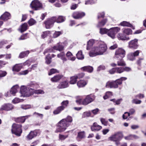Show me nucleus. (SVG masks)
Instances as JSON below:
<instances>
[{
    "mask_svg": "<svg viewBox=\"0 0 146 146\" xmlns=\"http://www.w3.org/2000/svg\"><path fill=\"white\" fill-rule=\"evenodd\" d=\"M72 121L71 117L68 116L65 118L60 120L57 124L58 127L55 131V132H61L64 131L67 127L69 126Z\"/></svg>",
    "mask_w": 146,
    "mask_h": 146,
    "instance_id": "1",
    "label": "nucleus"
},
{
    "mask_svg": "<svg viewBox=\"0 0 146 146\" xmlns=\"http://www.w3.org/2000/svg\"><path fill=\"white\" fill-rule=\"evenodd\" d=\"M107 49V46L104 43L100 44L98 46L93 47L90 52L89 55L90 57L104 54Z\"/></svg>",
    "mask_w": 146,
    "mask_h": 146,
    "instance_id": "2",
    "label": "nucleus"
},
{
    "mask_svg": "<svg viewBox=\"0 0 146 146\" xmlns=\"http://www.w3.org/2000/svg\"><path fill=\"white\" fill-rule=\"evenodd\" d=\"M95 99L94 96L91 94L87 95L83 100L80 98L77 100L76 102L77 104L86 105L94 101Z\"/></svg>",
    "mask_w": 146,
    "mask_h": 146,
    "instance_id": "3",
    "label": "nucleus"
},
{
    "mask_svg": "<svg viewBox=\"0 0 146 146\" xmlns=\"http://www.w3.org/2000/svg\"><path fill=\"white\" fill-rule=\"evenodd\" d=\"M33 91V89L24 86H21L20 90V92L23 96L27 97L32 95Z\"/></svg>",
    "mask_w": 146,
    "mask_h": 146,
    "instance_id": "4",
    "label": "nucleus"
},
{
    "mask_svg": "<svg viewBox=\"0 0 146 146\" xmlns=\"http://www.w3.org/2000/svg\"><path fill=\"white\" fill-rule=\"evenodd\" d=\"M21 127V125L13 124L12 125L11 129L12 133L18 136H20L22 133Z\"/></svg>",
    "mask_w": 146,
    "mask_h": 146,
    "instance_id": "5",
    "label": "nucleus"
},
{
    "mask_svg": "<svg viewBox=\"0 0 146 146\" xmlns=\"http://www.w3.org/2000/svg\"><path fill=\"white\" fill-rule=\"evenodd\" d=\"M123 137V135L121 133L117 132L111 136L110 137L109 139L110 140L116 142L117 145L119 144V141H120Z\"/></svg>",
    "mask_w": 146,
    "mask_h": 146,
    "instance_id": "6",
    "label": "nucleus"
},
{
    "mask_svg": "<svg viewBox=\"0 0 146 146\" xmlns=\"http://www.w3.org/2000/svg\"><path fill=\"white\" fill-rule=\"evenodd\" d=\"M120 30V28L118 27L111 28L108 29V35L112 39L115 38L116 34Z\"/></svg>",
    "mask_w": 146,
    "mask_h": 146,
    "instance_id": "7",
    "label": "nucleus"
},
{
    "mask_svg": "<svg viewBox=\"0 0 146 146\" xmlns=\"http://www.w3.org/2000/svg\"><path fill=\"white\" fill-rule=\"evenodd\" d=\"M125 54V51L123 49L119 48L117 49L115 52L114 57L118 59H122Z\"/></svg>",
    "mask_w": 146,
    "mask_h": 146,
    "instance_id": "8",
    "label": "nucleus"
},
{
    "mask_svg": "<svg viewBox=\"0 0 146 146\" xmlns=\"http://www.w3.org/2000/svg\"><path fill=\"white\" fill-rule=\"evenodd\" d=\"M30 7L32 9L37 10L42 7V5L38 0H34L31 3Z\"/></svg>",
    "mask_w": 146,
    "mask_h": 146,
    "instance_id": "9",
    "label": "nucleus"
},
{
    "mask_svg": "<svg viewBox=\"0 0 146 146\" xmlns=\"http://www.w3.org/2000/svg\"><path fill=\"white\" fill-rule=\"evenodd\" d=\"M56 18L53 17L47 20L45 22V27L46 29H49L53 25L54 23L55 22Z\"/></svg>",
    "mask_w": 146,
    "mask_h": 146,
    "instance_id": "10",
    "label": "nucleus"
},
{
    "mask_svg": "<svg viewBox=\"0 0 146 146\" xmlns=\"http://www.w3.org/2000/svg\"><path fill=\"white\" fill-rule=\"evenodd\" d=\"M127 79L126 77H122L118 79L115 81H112L113 88H117L118 87V85H121L122 83L123 80H125Z\"/></svg>",
    "mask_w": 146,
    "mask_h": 146,
    "instance_id": "11",
    "label": "nucleus"
},
{
    "mask_svg": "<svg viewBox=\"0 0 146 146\" xmlns=\"http://www.w3.org/2000/svg\"><path fill=\"white\" fill-rule=\"evenodd\" d=\"M13 106L11 104H4L1 106L0 108V113H2L3 110L8 111L13 109Z\"/></svg>",
    "mask_w": 146,
    "mask_h": 146,
    "instance_id": "12",
    "label": "nucleus"
},
{
    "mask_svg": "<svg viewBox=\"0 0 146 146\" xmlns=\"http://www.w3.org/2000/svg\"><path fill=\"white\" fill-rule=\"evenodd\" d=\"M138 40L135 39L130 41L129 43V48L133 49L137 48L138 46Z\"/></svg>",
    "mask_w": 146,
    "mask_h": 146,
    "instance_id": "13",
    "label": "nucleus"
},
{
    "mask_svg": "<svg viewBox=\"0 0 146 146\" xmlns=\"http://www.w3.org/2000/svg\"><path fill=\"white\" fill-rule=\"evenodd\" d=\"M85 15L84 12H74L72 14L73 17L75 19L81 18Z\"/></svg>",
    "mask_w": 146,
    "mask_h": 146,
    "instance_id": "14",
    "label": "nucleus"
},
{
    "mask_svg": "<svg viewBox=\"0 0 146 146\" xmlns=\"http://www.w3.org/2000/svg\"><path fill=\"white\" fill-rule=\"evenodd\" d=\"M11 15L8 12H6L0 17V19L4 21L10 19Z\"/></svg>",
    "mask_w": 146,
    "mask_h": 146,
    "instance_id": "15",
    "label": "nucleus"
},
{
    "mask_svg": "<svg viewBox=\"0 0 146 146\" xmlns=\"http://www.w3.org/2000/svg\"><path fill=\"white\" fill-rule=\"evenodd\" d=\"M38 134V132L37 131H31L27 135V138L28 139L30 140L34 137H36Z\"/></svg>",
    "mask_w": 146,
    "mask_h": 146,
    "instance_id": "16",
    "label": "nucleus"
},
{
    "mask_svg": "<svg viewBox=\"0 0 146 146\" xmlns=\"http://www.w3.org/2000/svg\"><path fill=\"white\" fill-rule=\"evenodd\" d=\"M117 36L119 40H128L129 39V37H126L124 34L121 33H118L117 34Z\"/></svg>",
    "mask_w": 146,
    "mask_h": 146,
    "instance_id": "17",
    "label": "nucleus"
},
{
    "mask_svg": "<svg viewBox=\"0 0 146 146\" xmlns=\"http://www.w3.org/2000/svg\"><path fill=\"white\" fill-rule=\"evenodd\" d=\"M87 83V81L81 80L77 82V84L79 88H82L86 85Z\"/></svg>",
    "mask_w": 146,
    "mask_h": 146,
    "instance_id": "18",
    "label": "nucleus"
},
{
    "mask_svg": "<svg viewBox=\"0 0 146 146\" xmlns=\"http://www.w3.org/2000/svg\"><path fill=\"white\" fill-rule=\"evenodd\" d=\"M102 127L98 124L96 122L94 123L93 125L91 127V129L92 131H98L102 129Z\"/></svg>",
    "mask_w": 146,
    "mask_h": 146,
    "instance_id": "19",
    "label": "nucleus"
},
{
    "mask_svg": "<svg viewBox=\"0 0 146 146\" xmlns=\"http://www.w3.org/2000/svg\"><path fill=\"white\" fill-rule=\"evenodd\" d=\"M81 69L82 71H86L89 72H92L93 71V69L92 67L88 66L82 67L81 68Z\"/></svg>",
    "mask_w": 146,
    "mask_h": 146,
    "instance_id": "20",
    "label": "nucleus"
},
{
    "mask_svg": "<svg viewBox=\"0 0 146 146\" xmlns=\"http://www.w3.org/2000/svg\"><path fill=\"white\" fill-rule=\"evenodd\" d=\"M120 25L123 27H131L133 29H135L134 27L132 26L131 24L126 21H123L121 22L120 24Z\"/></svg>",
    "mask_w": 146,
    "mask_h": 146,
    "instance_id": "21",
    "label": "nucleus"
},
{
    "mask_svg": "<svg viewBox=\"0 0 146 146\" xmlns=\"http://www.w3.org/2000/svg\"><path fill=\"white\" fill-rule=\"evenodd\" d=\"M68 86V83L67 82L65 81L62 82L58 86L57 88L59 89L65 88Z\"/></svg>",
    "mask_w": 146,
    "mask_h": 146,
    "instance_id": "22",
    "label": "nucleus"
},
{
    "mask_svg": "<svg viewBox=\"0 0 146 146\" xmlns=\"http://www.w3.org/2000/svg\"><path fill=\"white\" fill-rule=\"evenodd\" d=\"M27 24L25 23H24L21 26L20 28L19 29V30L21 33L23 32L27 29Z\"/></svg>",
    "mask_w": 146,
    "mask_h": 146,
    "instance_id": "23",
    "label": "nucleus"
},
{
    "mask_svg": "<svg viewBox=\"0 0 146 146\" xmlns=\"http://www.w3.org/2000/svg\"><path fill=\"white\" fill-rule=\"evenodd\" d=\"M19 88L18 85H16L13 86L11 89L10 91L12 95L14 96L15 94L17 92V90Z\"/></svg>",
    "mask_w": 146,
    "mask_h": 146,
    "instance_id": "24",
    "label": "nucleus"
},
{
    "mask_svg": "<svg viewBox=\"0 0 146 146\" xmlns=\"http://www.w3.org/2000/svg\"><path fill=\"white\" fill-rule=\"evenodd\" d=\"M58 44L57 45L54 46L53 47L51 48L50 49H48L46 50L44 52V53L45 54L47 52H54V50H58L57 48H58Z\"/></svg>",
    "mask_w": 146,
    "mask_h": 146,
    "instance_id": "25",
    "label": "nucleus"
},
{
    "mask_svg": "<svg viewBox=\"0 0 146 146\" xmlns=\"http://www.w3.org/2000/svg\"><path fill=\"white\" fill-rule=\"evenodd\" d=\"M66 56L68 59L72 61H74L76 59L75 57L74 56L72 53L70 51L67 52Z\"/></svg>",
    "mask_w": 146,
    "mask_h": 146,
    "instance_id": "26",
    "label": "nucleus"
},
{
    "mask_svg": "<svg viewBox=\"0 0 146 146\" xmlns=\"http://www.w3.org/2000/svg\"><path fill=\"white\" fill-rule=\"evenodd\" d=\"M22 68L21 64H16L13 68V71L18 72Z\"/></svg>",
    "mask_w": 146,
    "mask_h": 146,
    "instance_id": "27",
    "label": "nucleus"
},
{
    "mask_svg": "<svg viewBox=\"0 0 146 146\" xmlns=\"http://www.w3.org/2000/svg\"><path fill=\"white\" fill-rule=\"evenodd\" d=\"M62 76L58 75L54 76L51 79V80L53 82H56L62 78Z\"/></svg>",
    "mask_w": 146,
    "mask_h": 146,
    "instance_id": "28",
    "label": "nucleus"
},
{
    "mask_svg": "<svg viewBox=\"0 0 146 146\" xmlns=\"http://www.w3.org/2000/svg\"><path fill=\"white\" fill-rule=\"evenodd\" d=\"M64 109V107L63 106L59 107L55 110L53 111V113L55 114H57Z\"/></svg>",
    "mask_w": 146,
    "mask_h": 146,
    "instance_id": "29",
    "label": "nucleus"
},
{
    "mask_svg": "<svg viewBox=\"0 0 146 146\" xmlns=\"http://www.w3.org/2000/svg\"><path fill=\"white\" fill-rule=\"evenodd\" d=\"M51 33L49 31H45L42 32L41 36L43 38H44L47 36H50Z\"/></svg>",
    "mask_w": 146,
    "mask_h": 146,
    "instance_id": "30",
    "label": "nucleus"
},
{
    "mask_svg": "<svg viewBox=\"0 0 146 146\" xmlns=\"http://www.w3.org/2000/svg\"><path fill=\"white\" fill-rule=\"evenodd\" d=\"M132 32V30L129 28L124 29H123V33L127 35L131 34Z\"/></svg>",
    "mask_w": 146,
    "mask_h": 146,
    "instance_id": "31",
    "label": "nucleus"
},
{
    "mask_svg": "<svg viewBox=\"0 0 146 146\" xmlns=\"http://www.w3.org/2000/svg\"><path fill=\"white\" fill-rule=\"evenodd\" d=\"M126 140H130L133 139H138L139 137L136 135H130L124 137Z\"/></svg>",
    "mask_w": 146,
    "mask_h": 146,
    "instance_id": "32",
    "label": "nucleus"
},
{
    "mask_svg": "<svg viewBox=\"0 0 146 146\" xmlns=\"http://www.w3.org/2000/svg\"><path fill=\"white\" fill-rule=\"evenodd\" d=\"M94 42V40L93 39H91L88 42L87 46V49L89 50L90 49V48L92 46Z\"/></svg>",
    "mask_w": 146,
    "mask_h": 146,
    "instance_id": "33",
    "label": "nucleus"
},
{
    "mask_svg": "<svg viewBox=\"0 0 146 146\" xmlns=\"http://www.w3.org/2000/svg\"><path fill=\"white\" fill-rule=\"evenodd\" d=\"M78 79L76 75L71 77L70 78V83L71 84H75L77 81V79Z\"/></svg>",
    "mask_w": 146,
    "mask_h": 146,
    "instance_id": "34",
    "label": "nucleus"
},
{
    "mask_svg": "<svg viewBox=\"0 0 146 146\" xmlns=\"http://www.w3.org/2000/svg\"><path fill=\"white\" fill-rule=\"evenodd\" d=\"M76 56L77 58L78 59L82 60L84 58V56L82 54V52L81 51H79L77 54Z\"/></svg>",
    "mask_w": 146,
    "mask_h": 146,
    "instance_id": "35",
    "label": "nucleus"
},
{
    "mask_svg": "<svg viewBox=\"0 0 146 146\" xmlns=\"http://www.w3.org/2000/svg\"><path fill=\"white\" fill-rule=\"evenodd\" d=\"M56 18V19L55 22L57 23H60L63 22L65 19V18L64 17L61 16H59L58 18L55 17Z\"/></svg>",
    "mask_w": 146,
    "mask_h": 146,
    "instance_id": "36",
    "label": "nucleus"
},
{
    "mask_svg": "<svg viewBox=\"0 0 146 146\" xmlns=\"http://www.w3.org/2000/svg\"><path fill=\"white\" fill-rule=\"evenodd\" d=\"M29 53V51L23 52L20 54L19 57L20 58H23L27 56Z\"/></svg>",
    "mask_w": 146,
    "mask_h": 146,
    "instance_id": "37",
    "label": "nucleus"
},
{
    "mask_svg": "<svg viewBox=\"0 0 146 146\" xmlns=\"http://www.w3.org/2000/svg\"><path fill=\"white\" fill-rule=\"evenodd\" d=\"M107 22L106 19H104L102 20L100 22L98 23L97 25V27H102Z\"/></svg>",
    "mask_w": 146,
    "mask_h": 146,
    "instance_id": "38",
    "label": "nucleus"
},
{
    "mask_svg": "<svg viewBox=\"0 0 146 146\" xmlns=\"http://www.w3.org/2000/svg\"><path fill=\"white\" fill-rule=\"evenodd\" d=\"M33 91L32 92V94L34 93L37 94H43L44 93V91L43 90H35L34 89H33Z\"/></svg>",
    "mask_w": 146,
    "mask_h": 146,
    "instance_id": "39",
    "label": "nucleus"
},
{
    "mask_svg": "<svg viewBox=\"0 0 146 146\" xmlns=\"http://www.w3.org/2000/svg\"><path fill=\"white\" fill-rule=\"evenodd\" d=\"M21 108L24 110H27L31 108V106L30 105H22L21 106Z\"/></svg>",
    "mask_w": 146,
    "mask_h": 146,
    "instance_id": "40",
    "label": "nucleus"
},
{
    "mask_svg": "<svg viewBox=\"0 0 146 146\" xmlns=\"http://www.w3.org/2000/svg\"><path fill=\"white\" fill-rule=\"evenodd\" d=\"M108 29L106 28H100V33L101 34H104L108 33Z\"/></svg>",
    "mask_w": 146,
    "mask_h": 146,
    "instance_id": "41",
    "label": "nucleus"
},
{
    "mask_svg": "<svg viewBox=\"0 0 146 146\" xmlns=\"http://www.w3.org/2000/svg\"><path fill=\"white\" fill-rule=\"evenodd\" d=\"M124 68L120 67L116 68V72L118 73H121L124 71Z\"/></svg>",
    "mask_w": 146,
    "mask_h": 146,
    "instance_id": "42",
    "label": "nucleus"
},
{
    "mask_svg": "<svg viewBox=\"0 0 146 146\" xmlns=\"http://www.w3.org/2000/svg\"><path fill=\"white\" fill-rule=\"evenodd\" d=\"M25 117H21L17 118V121L18 122L23 123L25 121Z\"/></svg>",
    "mask_w": 146,
    "mask_h": 146,
    "instance_id": "43",
    "label": "nucleus"
},
{
    "mask_svg": "<svg viewBox=\"0 0 146 146\" xmlns=\"http://www.w3.org/2000/svg\"><path fill=\"white\" fill-rule=\"evenodd\" d=\"M119 60H120L117 62L118 65L120 66H125V63L122 59Z\"/></svg>",
    "mask_w": 146,
    "mask_h": 146,
    "instance_id": "44",
    "label": "nucleus"
},
{
    "mask_svg": "<svg viewBox=\"0 0 146 146\" xmlns=\"http://www.w3.org/2000/svg\"><path fill=\"white\" fill-rule=\"evenodd\" d=\"M85 137V134L84 132H81L78 133V138L82 139Z\"/></svg>",
    "mask_w": 146,
    "mask_h": 146,
    "instance_id": "45",
    "label": "nucleus"
},
{
    "mask_svg": "<svg viewBox=\"0 0 146 146\" xmlns=\"http://www.w3.org/2000/svg\"><path fill=\"white\" fill-rule=\"evenodd\" d=\"M128 58L130 60H133L135 59V56L133 53H131L128 55Z\"/></svg>",
    "mask_w": 146,
    "mask_h": 146,
    "instance_id": "46",
    "label": "nucleus"
},
{
    "mask_svg": "<svg viewBox=\"0 0 146 146\" xmlns=\"http://www.w3.org/2000/svg\"><path fill=\"white\" fill-rule=\"evenodd\" d=\"M100 120L102 124L105 126L107 125L108 122L105 119L102 118L100 119Z\"/></svg>",
    "mask_w": 146,
    "mask_h": 146,
    "instance_id": "47",
    "label": "nucleus"
},
{
    "mask_svg": "<svg viewBox=\"0 0 146 146\" xmlns=\"http://www.w3.org/2000/svg\"><path fill=\"white\" fill-rule=\"evenodd\" d=\"M106 87L107 88H113L112 82L108 81L106 83Z\"/></svg>",
    "mask_w": 146,
    "mask_h": 146,
    "instance_id": "48",
    "label": "nucleus"
},
{
    "mask_svg": "<svg viewBox=\"0 0 146 146\" xmlns=\"http://www.w3.org/2000/svg\"><path fill=\"white\" fill-rule=\"evenodd\" d=\"M28 23L29 25L31 26L35 24L36 21L34 19H31L28 21Z\"/></svg>",
    "mask_w": 146,
    "mask_h": 146,
    "instance_id": "49",
    "label": "nucleus"
},
{
    "mask_svg": "<svg viewBox=\"0 0 146 146\" xmlns=\"http://www.w3.org/2000/svg\"><path fill=\"white\" fill-rule=\"evenodd\" d=\"M51 58L48 55L46 57L45 60L46 62V64H50L51 62Z\"/></svg>",
    "mask_w": 146,
    "mask_h": 146,
    "instance_id": "50",
    "label": "nucleus"
},
{
    "mask_svg": "<svg viewBox=\"0 0 146 146\" xmlns=\"http://www.w3.org/2000/svg\"><path fill=\"white\" fill-rule=\"evenodd\" d=\"M141 102L140 100H138L137 99H134L132 101V103L135 104H140Z\"/></svg>",
    "mask_w": 146,
    "mask_h": 146,
    "instance_id": "51",
    "label": "nucleus"
},
{
    "mask_svg": "<svg viewBox=\"0 0 146 146\" xmlns=\"http://www.w3.org/2000/svg\"><path fill=\"white\" fill-rule=\"evenodd\" d=\"M68 137V135H64L62 134H59V139L61 140H64Z\"/></svg>",
    "mask_w": 146,
    "mask_h": 146,
    "instance_id": "52",
    "label": "nucleus"
},
{
    "mask_svg": "<svg viewBox=\"0 0 146 146\" xmlns=\"http://www.w3.org/2000/svg\"><path fill=\"white\" fill-rule=\"evenodd\" d=\"M61 34V32L60 31L55 32L53 35V37L54 38H56Z\"/></svg>",
    "mask_w": 146,
    "mask_h": 146,
    "instance_id": "53",
    "label": "nucleus"
},
{
    "mask_svg": "<svg viewBox=\"0 0 146 146\" xmlns=\"http://www.w3.org/2000/svg\"><path fill=\"white\" fill-rule=\"evenodd\" d=\"M130 115V113L128 112H125L123 115V118L124 119H126Z\"/></svg>",
    "mask_w": 146,
    "mask_h": 146,
    "instance_id": "54",
    "label": "nucleus"
},
{
    "mask_svg": "<svg viewBox=\"0 0 146 146\" xmlns=\"http://www.w3.org/2000/svg\"><path fill=\"white\" fill-rule=\"evenodd\" d=\"M91 113L90 112H84L82 114V117H88L90 115Z\"/></svg>",
    "mask_w": 146,
    "mask_h": 146,
    "instance_id": "55",
    "label": "nucleus"
},
{
    "mask_svg": "<svg viewBox=\"0 0 146 146\" xmlns=\"http://www.w3.org/2000/svg\"><path fill=\"white\" fill-rule=\"evenodd\" d=\"M7 74V73L6 71L0 70V78L5 76Z\"/></svg>",
    "mask_w": 146,
    "mask_h": 146,
    "instance_id": "56",
    "label": "nucleus"
},
{
    "mask_svg": "<svg viewBox=\"0 0 146 146\" xmlns=\"http://www.w3.org/2000/svg\"><path fill=\"white\" fill-rule=\"evenodd\" d=\"M33 115H35L36 117H40L41 118H42L43 117V114L36 112L33 113Z\"/></svg>",
    "mask_w": 146,
    "mask_h": 146,
    "instance_id": "57",
    "label": "nucleus"
},
{
    "mask_svg": "<svg viewBox=\"0 0 146 146\" xmlns=\"http://www.w3.org/2000/svg\"><path fill=\"white\" fill-rule=\"evenodd\" d=\"M57 72V70L55 69H52L50 70V72L48 73L49 75H51Z\"/></svg>",
    "mask_w": 146,
    "mask_h": 146,
    "instance_id": "58",
    "label": "nucleus"
},
{
    "mask_svg": "<svg viewBox=\"0 0 146 146\" xmlns=\"http://www.w3.org/2000/svg\"><path fill=\"white\" fill-rule=\"evenodd\" d=\"M84 74L83 73H80L76 75L78 79H80L82 78L84 76Z\"/></svg>",
    "mask_w": 146,
    "mask_h": 146,
    "instance_id": "59",
    "label": "nucleus"
},
{
    "mask_svg": "<svg viewBox=\"0 0 146 146\" xmlns=\"http://www.w3.org/2000/svg\"><path fill=\"white\" fill-rule=\"evenodd\" d=\"M95 2L93 1V0H89L86 1L85 3V4L86 5L88 4H92L94 3Z\"/></svg>",
    "mask_w": 146,
    "mask_h": 146,
    "instance_id": "60",
    "label": "nucleus"
},
{
    "mask_svg": "<svg viewBox=\"0 0 146 146\" xmlns=\"http://www.w3.org/2000/svg\"><path fill=\"white\" fill-rule=\"evenodd\" d=\"M27 38V34H25L24 35H22L19 38V40H23Z\"/></svg>",
    "mask_w": 146,
    "mask_h": 146,
    "instance_id": "61",
    "label": "nucleus"
},
{
    "mask_svg": "<svg viewBox=\"0 0 146 146\" xmlns=\"http://www.w3.org/2000/svg\"><path fill=\"white\" fill-rule=\"evenodd\" d=\"M68 101L67 100H66L63 101L61 103L62 105V106H63L64 107V108L66 107L67 106L68 104Z\"/></svg>",
    "mask_w": 146,
    "mask_h": 146,
    "instance_id": "62",
    "label": "nucleus"
},
{
    "mask_svg": "<svg viewBox=\"0 0 146 146\" xmlns=\"http://www.w3.org/2000/svg\"><path fill=\"white\" fill-rule=\"evenodd\" d=\"M20 101V99L17 98H15L12 100V102L14 104L19 103Z\"/></svg>",
    "mask_w": 146,
    "mask_h": 146,
    "instance_id": "63",
    "label": "nucleus"
},
{
    "mask_svg": "<svg viewBox=\"0 0 146 146\" xmlns=\"http://www.w3.org/2000/svg\"><path fill=\"white\" fill-rule=\"evenodd\" d=\"M29 71L27 70H26L23 71H21L19 73V75H25L28 73Z\"/></svg>",
    "mask_w": 146,
    "mask_h": 146,
    "instance_id": "64",
    "label": "nucleus"
}]
</instances>
